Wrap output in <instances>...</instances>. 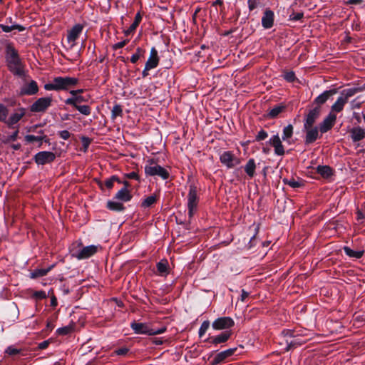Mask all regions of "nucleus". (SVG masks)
Segmentation results:
<instances>
[{"mask_svg":"<svg viewBox=\"0 0 365 365\" xmlns=\"http://www.w3.org/2000/svg\"><path fill=\"white\" fill-rule=\"evenodd\" d=\"M5 60L9 71L14 76L19 77L25 76L24 64L20 58L18 51L11 43L6 46Z\"/></svg>","mask_w":365,"mask_h":365,"instance_id":"nucleus-1","label":"nucleus"},{"mask_svg":"<svg viewBox=\"0 0 365 365\" xmlns=\"http://www.w3.org/2000/svg\"><path fill=\"white\" fill-rule=\"evenodd\" d=\"M282 334L285 337L292 339L291 340L288 339L286 340L287 347L285 349L287 351L301 346L304 343V340L299 338V336H301L299 331L287 329L282 330Z\"/></svg>","mask_w":365,"mask_h":365,"instance_id":"nucleus-2","label":"nucleus"},{"mask_svg":"<svg viewBox=\"0 0 365 365\" xmlns=\"http://www.w3.org/2000/svg\"><path fill=\"white\" fill-rule=\"evenodd\" d=\"M150 165L145 166V173L147 176H158L163 180L170 178V173L163 167L155 163L153 159L148 161Z\"/></svg>","mask_w":365,"mask_h":365,"instance_id":"nucleus-3","label":"nucleus"},{"mask_svg":"<svg viewBox=\"0 0 365 365\" xmlns=\"http://www.w3.org/2000/svg\"><path fill=\"white\" fill-rule=\"evenodd\" d=\"M199 198L197 197V188L195 185H190L187 195L188 217L191 219L197 210Z\"/></svg>","mask_w":365,"mask_h":365,"instance_id":"nucleus-4","label":"nucleus"},{"mask_svg":"<svg viewBox=\"0 0 365 365\" xmlns=\"http://www.w3.org/2000/svg\"><path fill=\"white\" fill-rule=\"evenodd\" d=\"M52 104V98L42 97L38 98L30 107L32 113H44Z\"/></svg>","mask_w":365,"mask_h":365,"instance_id":"nucleus-5","label":"nucleus"},{"mask_svg":"<svg viewBox=\"0 0 365 365\" xmlns=\"http://www.w3.org/2000/svg\"><path fill=\"white\" fill-rule=\"evenodd\" d=\"M55 82L57 83L58 91H68L70 88L76 86L79 82L78 79L73 77H55Z\"/></svg>","mask_w":365,"mask_h":365,"instance_id":"nucleus-6","label":"nucleus"},{"mask_svg":"<svg viewBox=\"0 0 365 365\" xmlns=\"http://www.w3.org/2000/svg\"><path fill=\"white\" fill-rule=\"evenodd\" d=\"M220 163L226 166L227 169H231L240 163V160L237 158L231 151H224L220 155Z\"/></svg>","mask_w":365,"mask_h":365,"instance_id":"nucleus-7","label":"nucleus"},{"mask_svg":"<svg viewBox=\"0 0 365 365\" xmlns=\"http://www.w3.org/2000/svg\"><path fill=\"white\" fill-rule=\"evenodd\" d=\"M232 334V332L230 330H226L215 336L209 334L208 337L205 339L204 341L217 346L218 344L226 343L230 339Z\"/></svg>","mask_w":365,"mask_h":365,"instance_id":"nucleus-8","label":"nucleus"},{"mask_svg":"<svg viewBox=\"0 0 365 365\" xmlns=\"http://www.w3.org/2000/svg\"><path fill=\"white\" fill-rule=\"evenodd\" d=\"M234 326L235 322L230 317H218L212 323V328L217 331L228 329Z\"/></svg>","mask_w":365,"mask_h":365,"instance_id":"nucleus-9","label":"nucleus"},{"mask_svg":"<svg viewBox=\"0 0 365 365\" xmlns=\"http://www.w3.org/2000/svg\"><path fill=\"white\" fill-rule=\"evenodd\" d=\"M56 154L50 151H40L34 156L35 163L38 165H43L53 162Z\"/></svg>","mask_w":365,"mask_h":365,"instance_id":"nucleus-10","label":"nucleus"},{"mask_svg":"<svg viewBox=\"0 0 365 365\" xmlns=\"http://www.w3.org/2000/svg\"><path fill=\"white\" fill-rule=\"evenodd\" d=\"M319 117V107L315 106L312 108H309L307 113L305 115L304 120V128L315 127L314 124Z\"/></svg>","mask_w":365,"mask_h":365,"instance_id":"nucleus-11","label":"nucleus"},{"mask_svg":"<svg viewBox=\"0 0 365 365\" xmlns=\"http://www.w3.org/2000/svg\"><path fill=\"white\" fill-rule=\"evenodd\" d=\"M237 349V347L230 348L228 349H226L217 354L214 359L211 361L210 365H218L222 363H224L227 358L235 354Z\"/></svg>","mask_w":365,"mask_h":365,"instance_id":"nucleus-12","label":"nucleus"},{"mask_svg":"<svg viewBox=\"0 0 365 365\" xmlns=\"http://www.w3.org/2000/svg\"><path fill=\"white\" fill-rule=\"evenodd\" d=\"M336 120V115L330 112L329 115L321 123V134L330 130L334 125Z\"/></svg>","mask_w":365,"mask_h":365,"instance_id":"nucleus-13","label":"nucleus"},{"mask_svg":"<svg viewBox=\"0 0 365 365\" xmlns=\"http://www.w3.org/2000/svg\"><path fill=\"white\" fill-rule=\"evenodd\" d=\"M26 115V109L24 108H19L16 112L13 113L9 118L7 117L4 123H6L9 128H13L14 125L19 123V121Z\"/></svg>","mask_w":365,"mask_h":365,"instance_id":"nucleus-14","label":"nucleus"},{"mask_svg":"<svg viewBox=\"0 0 365 365\" xmlns=\"http://www.w3.org/2000/svg\"><path fill=\"white\" fill-rule=\"evenodd\" d=\"M83 29V26L78 24L73 26L71 29L68 32L67 41L71 43V47L74 46L75 41L78 38Z\"/></svg>","mask_w":365,"mask_h":365,"instance_id":"nucleus-15","label":"nucleus"},{"mask_svg":"<svg viewBox=\"0 0 365 365\" xmlns=\"http://www.w3.org/2000/svg\"><path fill=\"white\" fill-rule=\"evenodd\" d=\"M38 86L34 80H31L29 83H25L20 90L21 96H33L38 93Z\"/></svg>","mask_w":365,"mask_h":365,"instance_id":"nucleus-16","label":"nucleus"},{"mask_svg":"<svg viewBox=\"0 0 365 365\" xmlns=\"http://www.w3.org/2000/svg\"><path fill=\"white\" fill-rule=\"evenodd\" d=\"M160 58L158 52L155 47H152L150 52V56L145 63L146 70L155 68L159 64Z\"/></svg>","mask_w":365,"mask_h":365,"instance_id":"nucleus-17","label":"nucleus"},{"mask_svg":"<svg viewBox=\"0 0 365 365\" xmlns=\"http://www.w3.org/2000/svg\"><path fill=\"white\" fill-rule=\"evenodd\" d=\"M274 12L269 9H266L262 18V27L265 29H269L272 28L274 25Z\"/></svg>","mask_w":365,"mask_h":365,"instance_id":"nucleus-18","label":"nucleus"},{"mask_svg":"<svg viewBox=\"0 0 365 365\" xmlns=\"http://www.w3.org/2000/svg\"><path fill=\"white\" fill-rule=\"evenodd\" d=\"M269 145L274 147V153L277 155L282 156L285 153L284 146L278 134L273 135L269 140Z\"/></svg>","mask_w":365,"mask_h":365,"instance_id":"nucleus-19","label":"nucleus"},{"mask_svg":"<svg viewBox=\"0 0 365 365\" xmlns=\"http://www.w3.org/2000/svg\"><path fill=\"white\" fill-rule=\"evenodd\" d=\"M98 247L95 245H89L83 247L76 255L78 259H88L97 252Z\"/></svg>","mask_w":365,"mask_h":365,"instance_id":"nucleus-20","label":"nucleus"},{"mask_svg":"<svg viewBox=\"0 0 365 365\" xmlns=\"http://www.w3.org/2000/svg\"><path fill=\"white\" fill-rule=\"evenodd\" d=\"M338 92V88L336 85L331 84L326 86V89L321 93V105L324 104L329 99H332L333 96Z\"/></svg>","mask_w":365,"mask_h":365,"instance_id":"nucleus-21","label":"nucleus"},{"mask_svg":"<svg viewBox=\"0 0 365 365\" xmlns=\"http://www.w3.org/2000/svg\"><path fill=\"white\" fill-rule=\"evenodd\" d=\"M304 130L306 133L305 136V143L311 144L314 143L319 136V128L318 126L310 127V128H304Z\"/></svg>","mask_w":365,"mask_h":365,"instance_id":"nucleus-22","label":"nucleus"},{"mask_svg":"<svg viewBox=\"0 0 365 365\" xmlns=\"http://www.w3.org/2000/svg\"><path fill=\"white\" fill-rule=\"evenodd\" d=\"M130 328L137 334H147L149 335L150 328L145 323H139L133 321L130 324Z\"/></svg>","mask_w":365,"mask_h":365,"instance_id":"nucleus-23","label":"nucleus"},{"mask_svg":"<svg viewBox=\"0 0 365 365\" xmlns=\"http://www.w3.org/2000/svg\"><path fill=\"white\" fill-rule=\"evenodd\" d=\"M305 173L308 177L318 180L319 178V164L312 160Z\"/></svg>","mask_w":365,"mask_h":365,"instance_id":"nucleus-24","label":"nucleus"},{"mask_svg":"<svg viewBox=\"0 0 365 365\" xmlns=\"http://www.w3.org/2000/svg\"><path fill=\"white\" fill-rule=\"evenodd\" d=\"M350 137L353 142H358L365 138V129L360 126L354 127L349 130Z\"/></svg>","mask_w":365,"mask_h":365,"instance_id":"nucleus-25","label":"nucleus"},{"mask_svg":"<svg viewBox=\"0 0 365 365\" xmlns=\"http://www.w3.org/2000/svg\"><path fill=\"white\" fill-rule=\"evenodd\" d=\"M115 182H117L119 184L121 183L120 179L117 175H112L110 178L106 179L103 182L101 180H98V185L102 190H104V187L110 190L113 187Z\"/></svg>","mask_w":365,"mask_h":365,"instance_id":"nucleus-26","label":"nucleus"},{"mask_svg":"<svg viewBox=\"0 0 365 365\" xmlns=\"http://www.w3.org/2000/svg\"><path fill=\"white\" fill-rule=\"evenodd\" d=\"M113 198L115 200L126 202L131 200V199L133 198V195L129 190H126L125 188H121L115 195Z\"/></svg>","mask_w":365,"mask_h":365,"instance_id":"nucleus-27","label":"nucleus"},{"mask_svg":"<svg viewBox=\"0 0 365 365\" xmlns=\"http://www.w3.org/2000/svg\"><path fill=\"white\" fill-rule=\"evenodd\" d=\"M286 106L283 104H278L274 106L267 114V117L270 119L276 118L281 113L284 111Z\"/></svg>","mask_w":365,"mask_h":365,"instance_id":"nucleus-28","label":"nucleus"},{"mask_svg":"<svg viewBox=\"0 0 365 365\" xmlns=\"http://www.w3.org/2000/svg\"><path fill=\"white\" fill-rule=\"evenodd\" d=\"M346 103V98H343L342 96L339 97L336 102L331 106L330 112H333L334 113L341 112Z\"/></svg>","mask_w":365,"mask_h":365,"instance_id":"nucleus-29","label":"nucleus"},{"mask_svg":"<svg viewBox=\"0 0 365 365\" xmlns=\"http://www.w3.org/2000/svg\"><path fill=\"white\" fill-rule=\"evenodd\" d=\"M256 164L253 158L249 159L244 167L245 172L250 178H253L255 175Z\"/></svg>","mask_w":365,"mask_h":365,"instance_id":"nucleus-30","label":"nucleus"},{"mask_svg":"<svg viewBox=\"0 0 365 365\" xmlns=\"http://www.w3.org/2000/svg\"><path fill=\"white\" fill-rule=\"evenodd\" d=\"M141 20H142V16L138 12V13L136 14V15L135 16L134 21L133 22V24L130 26V27L127 30H125L124 31L125 35V36H129V35L132 34L133 33H134V31H135V29H137V27L140 24Z\"/></svg>","mask_w":365,"mask_h":365,"instance_id":"nucleus-31","label":"nucleus"},{"mask_svg":"<svg viewBox=\"0 0 365 365\" xmlns=\"http://www.w3.org/2000/svg\"><path fill=\"white\" fill-rule=\"evenodd\" d=\"M106 207L108 210L115 212H122L124 211L125 209V206L122 202H115L113 200H108L107 202Z\"/></svg>","mask_w":365,"mask_h":365,"instance_id":"nucleus-32","label":"nucleus"},{"mask_svg":"<svg viewBox=\"0 0 365 365\" xmlns=\"http://www.w3.org/2000/svg\"><path fill=\"white\" fill-rule=\"evenodd\" d=\"M282 182L285 185H288L289 187L294 189L301 187L304 185L302 180H300L299 178H297V180H296L292 177L290 178H285L282 180Z\"/></svg>","mask_w":365,"mask_h":365,"instance_id":"nucleus-33","label":"nucleus"},{"mask_svg":"<svg viewBox=\"0 0 365 365\" xmlns=\"http://www.w3.org/2000/svg\"><path fill=\"white\" fill-rule=\"evenodd\" d=\"M343 250L347 256H349V257H351V258H355V259L361 258L364 254V250L354 251V250H351L349 247H347V246H344L343 247Z\"/></svg>","mask_w":365,"mask_h":365,"instance_id":"nucleus-34","label":"nucleus"},{"mask_svg":"<svg viewBox=\"0 0 365 365\" xmlns=\"http://www.w3.org/2000/svg\"><path fill=\"white\" fill-rule=\"evenodd\" d=\"M157 271L161 276H165L168 274V262L167 259H163L158 262L156 264Z\"/></svg>","mask_w":365,"mask_h":365,"instance_id":"nucleus-35","label":"nucleus"},{"mask_svg":"<svg viewBox=\"0 0 365 365\" xmlns=\"http://www.w3.org/2000/svg\"><path fill=\"white\" fill-rule=\"evenodd\" d=\"M324 295L326 299H321V302H323L324 303L330 304L334 300L332 297V290L329 288V287H321V296Z\"/></svg>","mask_w":365,"mask_h":365,"instance_id":"nucleus-36","label":"nucleus"},{"mask_svg":"<svg viewBox=\"0 0 365 365\" xmlns=\"http://www.w3.org/2000/svg\"><path fill=\"white\" fill-rule=\"evenodd\" d=\"M55 264H52L48 267L47 269H37L34 270V272L31 274V277L33 279H36L38 277H41L46 276L53 267Z\"/></svg>","mask_w":365,"mask_h":365,"instance_id":"nucleus-37","label":"nucleus"},{"mask_svg":"<svg viewBox=\"0 0 365 365\" xmlns=\"http://www.w3.org/2000/svg\"><path fill=\"white\" fill-rule=\"evenodd\" d=\"M86 101V99L81 95L78 96H71L65 101V103L69 106L80 105L81 103Z\"/></svg>","mask_w":365,"mask_h":365,"instance_id":"nucleus-38","label":"nucleus"},{"mask_svg":"<svg viewBox=\"0 0 365 365\" xmlns=\"http://www.w3.org/2000/svg\"><path fill=\"white\" fill-rule=\"evenodd\" d=\"M334 175V170L328 165H321V178L329 180Z\"/></svg>","mask_w":365,"mask_h":365,"instance_id":"nucleus-39","label":"nucleus"},{"mask_svg":"<svg viewBox=\"0 0 365 365\" xmlns=\"http://www.w3.org/2000/svg\"><path fill=\"white\" fill-rule=\"evenodd\" d=\"M0 28L3 30V31L6 33L11 32L13 30H18L19 31H24L26 29L24 26L20 24H13L11 26H6L4 24H0Z\"/></svg>","mask_w":365,"mask_h":365,"instance_id":"nucleus-40","label":"nucleus"},{"mask_svg":"<svg viewBox=\"0 0 365 365\" xmlns=\"http://www.w3.org/2000/svg\"><path fill=\"white\" fill-rule=\"evenodd\" d=\"M158 199V197L155 195L148 196L142 202L141 207L144 208L150 207L157 202Z\"/></svg>","mask_w":365,"mask_h":365,"instance_id":"nucleus-41","label":"nucleus"},{"mask_svg":"<svg viewBox=\"0 0 365 365\" xmlns=\"http://www.w3.org/2000/svg\"><path fill=\"white\" fill-rule=\"evenodd\" d=\"M293 126L291 124H289L288 125L285 126L283 129V133L282 136V139L284 141H288L289 139L293 135Z\"/></svg>","mask_w":365,"mask_h":365,"instance_id":"nucleus-42","label":"nucleus"},{"mask_svg":"<svg viewBox=\"0 0 365 365\" xmlns=\"http://www.w3.org/2000/svg\"><path fill=\"white\" fill-rule=\"evenodd\" d=\"M145 53V50L140 47L137 48L135 53L130 58L131 63H135L141 57L144 56Z\"/></svg>","mask_w":365,"mask_h":365,"instance_id":"nucleus-43","label":"nucleus"},{"mask_svg":"<svg viewBox=\"0 0 365 365\" xmlns=\"http://www.w3.org/2000/svg\"><path fill=\"white\" fill-rule=\"evenodd\" d=\"M74 108L78 110L81 114L85 115H89L91 113V108L87 105H76L73 106Z\"/></svg>","mask_w":365,"mask_h":365,"instance_id":"nucleus-44","label":"nucleus"},{"mask_svg":"<svg viewBox=\"0 0 365 365\" xmlns=\"http://www.w3.org/2000/svg\"><path fill=\"white\" fill-rule=\"evenodd\" d=\"M123 115V109L122 106L119 104H116L113 107L111 110V118L113 119L116 118L118 116H121Z\"/></svg>","mask_w":365,"mask_h":365,"instance_id":"nucleus-45","label":"nucleus"},{"mask_svg":"<svg viewBox=\"0 0 365 365\" xmlns=\"http://www.w3.org/2000/svg\"><path fill=\"white\" fill-rule=\"evenodd\" d=\"M210 323L208 320H205L202 323V324L199 329V331H198V334H199L200 338L202 337L205 335V334L206 333L207 329L210 328Z\"/></svg>","mask_w":365,"mask_h":365,"instance_id":"nucleus-46","label":"nucleus"},{"mask_svg":"<svg viewBox=\"0 0 365 365\" xmlns=\"http://www.w3.org/2000/svg\"><path fill=\"white\" fill-rule=\"evenodd\" d=\"M9 115V109L6 106L2 103H0V122L6 121Z\"/></svg>","mask_w":365,"mask_h":365,"instance_id":"nucleus-47","label":"nucleus"},{"mask_svg":"<svg viewBox=\"0 0 365 365\" xmlns=\"http://www.w3.org/2000/svg\"><path fill=\"white\" fill-rule=\"evenodd\" d=\"M25 141L26 143H33L34 141H38V142H40V144L38 145L39 148L41 147L42 145V138H41V135H38V136H36V135H26L25 136Z\"/></svg>","mask_w":365,"mask_h":365,"instance_id":"nucleus-48","label":"nucleus"},{"mask_svg":"<svg viewBox=\"0 0 365 365\" xmlns=\"http://www.w3.org/2000/svg\"><path fill=\"white\" fill-rule=\"evenodd\" d=\"M283 77L287 82L289 83L294 82L297 80L294 72L292 71H284L283 73Z\"/></svg>","mask_w":365,"mask_h":365,"instance_id":"nucleus-49","label":"nucleus"},{"mask_svg":"<svg viewBox=\"0 0 365 365\" xmlns=\"http://www.w3.org/2000/svg\"><path fill=\"white\" fill-rule=\"evenodd\" d=\"M359 91L358 88H348L344 91V97L343 98L346 99V102L348 101V99L355 95Z\"/></svg>","mask_w":365,"mask_h":365,"instance_id":"nucleus-50","label":"nucleus"},{"mask_svg":"<svg viewBox=\"0 0 365 365\" xmlns=\"http://www.w3.org/2000/svg\"><path fill=\"white\" fill-rule=\"evenodd\" d=\"M81 140L82 143V148L81 150L83 152H86L88 148L91 143V139L86 136H82L81 138Z\"/></svg>","mask_w":365,"mask_h":365,"instance_id":"nucleus-51","label":"nucleus"},{"mask_svg":"<svg viewBox=\"0 0 365 365\" xmlns=\"http://www.w3.org/2000/svg\"><path fill=\"white\" fill-rule=\"evenodd\" d=\"M72 331V327L69 326L63 327L57 329L56 334L58 335L65 336L68 334Z\"/></svg>","mask_w":365,"mask_h":365,"instance_id":"nucleus-52","label":"nucleus"},{"mask_svg":"<svg viewBox=\"0 0 365 365\" xmlns=\"http://www.w3.org/2000/svg\"><path fill=\"white\" fill-rule=\"evenodd\" d=\"M268 136V133L263 129H261L255 137L256 141H262L265 140Z\"/></svg>","mask_w":365,"mask_h":365,"instance_id":"nucleus-53","label":"nucleus"},{"mask_svg":"<svg viewBox=\"0 0 365 365\" xmlns=\"http://www.w3.org/2000/svg\"><path fill=\"white\" fill-rule=\"evenodd\" d=\"M32 297L35 298L36 299H43L47 297V295L43 290H39V291H35L33 294Z\"/></svg>","mask_w":365,"mask_h":365,"instance_id":"nucleus-54","label":"nucleus"},{"mask_svg":"<svg viewBox=\"0 0 365 365\" xmlns=\"http://www.w3.org/2000/svg\"><path fill=\"white\" fill-rule=\"evenodd\" d=\"M53 339L52 338H49L47 340L40 342L38 344L37 349H41V350L46 349L48 348V346H49L50 344L53 343Z\"/></svg>","mask_w":365,"mask_h":365,"instance_id":"nucleus-55","label":"nucleus"},{"mask_svg":"<svg viewBox=\"0 0 365 365\" xmlns=\"http://www.w3.org/2000/svg\"><path fill=\"white\" fill-rule=\"evenodd\" d=\"M124 178L126 179L135 180L138 182H140V178L136 172H131L129 173L124 174Z\"/></svg>","mask_w":365,"mask_h":365,"instance_id":"nucleus-56","label":"nucleus"},{"mask_svg":"<svg viewBox=\"0 0 365 365\" xmlns=\"http://www.w3.org/2000/svg\"><path fill=\"white\" fill-rule=\"evenodd\" d=\"M44 89L46 91H58L57 87V83L55 82V78L53 80L52 83H46L44 85Z\"/></svg>","mask_w":365,"mask_h":365,"instance_id":"nucleus-57","label":"nucleus"},{"mask_svg":"<svg viewBox=\"0 0 365 365\" xmlns=\"http://www.w3.org/2000/svg\"><path fill=\"white\" fill-rule=\"evenodd\" d=\"M21 351V349H18L12 346H10L7 347L5 352L9 356H15L20 354Z\"/></svg>","mask_w":365,"mask_h":365,"instance_id":"nucleus-58","label":"nucleus"},{"mask_svg":"<svg viewBox=\"0 0 365 365\" xmlns=\"http://www.w3.org/2000/svg\"><path fill=\"white\" fill-rule=\"evenodd\" d=\"M303 16L304 14L302 12H293L292 14L289 15V19L294 21H297L302 19Z\"/></svg>","mask_w":365,"mask_h":365,"instance_id":"nucleus-59","label":"nucleus"},{"mask_svg":"<svg viewBox=\"0 0 365 365\" xmlns=\"http://www.w3.org/2000/svg\"><path fill=\"white\" fill-rule=\"evenodd\" d=\"M166 330H167V329L165 327H162L160 329H150V330L149 331V336L161 334L165 332Z\"/></svg>","mask_w":365,"mask_h":365,"instance_id":"nucleus-60","label":"nucleus"},{"mask_svg":"<svg viewBox=\"0 0 365 365\" xmlns=\"http://www.w3.org/2000/svg\"><path fill=\"white\" fill-rule=\"evenodd\" d=\"M336 322H333L332 320H330L329 322V320L327 319L326 321V323H325V325L327 327H328V329H329V331L332 333V332H334L336 331V327H334V324H336Z\"/></svg>","mask_w":365,"mask_h":365,"instance_id":"nucleus-61","label":"nucleus"},{"mask_svg":"<svg viewBox=\"0 0 365 365\" xmlns=\"http://www.w3.org/2000/svg\"><path fill=\"white\" fill-rule=\"evenodd\" d=\"M129 351V349L127 347H121L115 350L114 353L118 356H125Z\"/></svg>","mask_w":365,"mask_h":365,"instance_id":"nucleus-62","label":"nucleus"},{"mask_svg":"<svg viewBox=\"0 0 365 365\" xmlns=\"http://www.w3.org/2000/svg\"><path fill=\"white\" fill-rule=\"evenodd\" d=\"M128 42V40H124L123 41L118 42L113 46V48L114 50H118L123 48Z\"/></svg>","mask_w":365,"mask_h":365,"instance_id":"nucleus-63","label":"nucleus"},{"mask_svg":"<svg viewBox=\"0 0 365 365\" xmlns=\"http://www.w3.org/2000/svg\"><path fill=\"white\" fill-rule=\"evenodd\" d=\"M58 135L63 140H68L71 136V133L68 130H64L59 131Z\"/></svg>","mask_w":365,"mask_h":365,"instance_id":"nucleus-64","label":"nucleus"}]
</instances>
